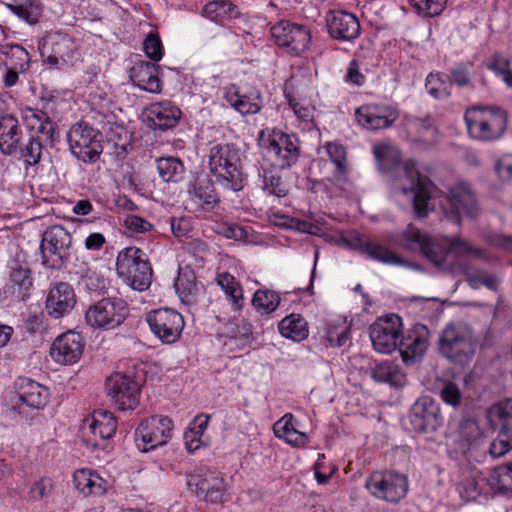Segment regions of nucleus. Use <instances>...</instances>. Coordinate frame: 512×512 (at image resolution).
<instances>
[{
	"label": "nucleus",
	"mask_w": 512,
	"mask_h": 512,
	"mask_svg": "<svg viewBox=\"0 0 512 512\" xmlns=\"http://www.w3.org/2000/svg\"><path fill=\"white\" fill-rule=\"evenodd\" d=\"M437 346L443 357L461 362L474 354L475 339L469 325L461 321L450 322L441 331Z\"/></svg>",
	"instance_id": "nucleus-9"
},
{
	"label": "nucleus",
	"mask_w": 512,
	"mask_h": 512,
	"mask_svg": "<svg viewBox=\"0 0 512 512\" xmlns=\"http://www.w3.org/2000/svg\"><path fill=\"white\" fill-rule=\"evenodd\" d=\"M399 244L406 250L420 252L442 271L465 275L472 288L484 286L495 291L501 283L496 274L477 269L470 263V260L484 259L485 251L459 236H445L441 239L430 237L409 224L402 232Z\"/></svg>",
	"instance_id": "nucleus-1"
},
{
	"label": "nucleus",
	"mask_w": 512,
	"mask_h": 512,
	"mask_svg": "<svg viewBox=\"0 0 512 512\" xmlns=\"http://www.w3.org/2000/svg\"><path fill=\"white\" fill-rule=\"evenodd\" d=\"M67 140L71 153L84 163H95L103 151L101 133L86 122L74 124Z\"/></svg>",
	"instance_id": "nucleus-11"
},
{
	"label": "nucleus",
	"mask_w": 512,
	"mask_h": 512,
	"mask_svg": "<svg viewBox=\"0 0 512 512\" xmlns=\"http://www.w3.org/2000/svg\"><path fill=\"white\" fill-rule=\"evenodd\" d=\"M175 289L183 300H189L194 296L198 290L194 273L192 271L180 273L175 281Z\"/></svg>",
	"instance_id": "nucleus-56"
},
{
	"label": "nucleus",
	"mask_w": 512,
	"mask_h": 512,
	"mask_svg": "<svg viewBox=\"0 0 512 512\" xmlns=\"http://www.w3.org/2000/svg\"><path fill=\"white\" fill-rule=\"evenodd\" d=\"M7 268L9 270V291L19 300H25L29 297V292L33 287L32 272L26 260L23 251H18L8 260Z\"/></svg>",
	"instance_id": "nucleus-24"
},
{
	"label": "nucleus",
	"mask_w": 512,
	"mask_h": 512,
	"mask_svg": "<svg viewBox=\"0 0 512 512\" xmlns=\"http://www.w3.org/2000/svg\"><path fill=\"white\" fill-rule=\"evenodd\" d=\"M397 118V110L389 105L368 104L356 110L357 122L369 130L386 129Z\"/></svg>",
	"instance_id": "nucleus-30"
},
{
	"label": "nucleus",
	"mask_w": 512,
	"mask_h": 512,
	"mask_svg": "<svg viewBox=\"0 0 512 512\" xmlns=\"http://www.w3.org/2000/svg\"><path fill=\"white\" fill-rule=\"evenodd\" d=\"M489 418L495 428H512V399H506L495 405L489 410Z\"/></svg>",
	"instance_id": "nucleus-51"
},
{
	"label": "nucleus",
	"mask_w": 512,
	"mask_h": 512,
	"mask_svg": "<svg viewBox=\"0 0 512 512\" xmlns=\"http://www.w3.org/2000/svg\"><path fill=\"white\" fill-rule=\"evenodd\" d=\"M278 329L283 337L297 342L309 335L307 322L300 314H290L283 318L278 324Z\"/></svg>",
	"instance_id": "nucleus-44"
},
{
	"label": "nucleus",
	"mask_w": 512,
	"mask_h": 512,
	"mask_svg": "<svg viewBox=\"0 0 512 512\" xmlns=\"http://www.w3.org/2000/svg\"><path fill=\"white\" fill-rule=\"evenodd\" d=\"M297 421L291 413H286L273 425L277 438L285 440L288 444L300 447L307 443V435L297 429Z\"/></svg>",
	"instance_id": "nucleus-37"
},
{
	"label": "nucleus",
	"mask_w": 512,
	"mask_h": 512,
	"mask_svg": "<svg viewBox=\"0 0 512 512\" xmlns=\"http://www.w3.org/2000/svg\"><path fill=\"white\" fill-rule=\"evenodd\" d=\"M75 488L84 496H102L108 489V481L94 470L82 468L73 474Z\"/></svg>",
	"instance_id": "nucleus-35"
},
{
	"label": "nucleus",
	"mask_w": 512,
	"mask_h": 512,
	"mask_svg": "<svg viewBox=\"0 0 512 512\" xmlns=\"http://www.w3.org/2000/svg\"><path fill=\"white\" fill-rule=\"evenodd\" d=\"M327 31L331 38L352 42L360 35V23L358 18L347 11L331 10L326 15Z\"/></svg>",
	"instance_id": "nucleus-27"
},
{
	"label": "nucleus",
	"mask_w": 512,
	"mask_h": 512,
	"mask_svg": "<svg viewBox=\"0 0 512 512\" xmlns=\"http://www.w3.org/2000/svg\"><path fill=\"white\" fill-rule=\"evenodd\" d=\"M512 450V433L508 429L499 428V432L489 446V454L499 458Z\"/></svg>",
	"instance_id": "nucleus-55"
},
{
	"label": "nucleus",
	"mask_w": 512,
	"mask_h": 512,
	"mask_svg": "<svg viewBox=\"0 0 512 512\" xmlns=\"http://www.w3.org/2000/svg\"><path fill=\"white\" fill-rule=\"evenodd\" d=\"M430 340V331L426 325L416 323L409 328L399 341L398 349L406 364L420 361L425 355Z\"/></svg>",
	"instance_id": "nucleus-23"
},
{
	"label": "nucleus",
	"mask_w": 512,
	"mask_h": 512,
	"mask_svg": "<svg viewBox=\"0 0 512 512\" xmlns=\"http://www.w3.org/2000/svg\"><path fill=\"white\" fill-rule=\"evenodd\" d=\"M259 176L262 179L261 188L268 195L278 198L285 197L289 192L288 184L274 170L263 169Z\"/></svg>",
	"instance_id": "nucleus-49"
},
{
	"label": "nucleus",
	"mask_w": 512,
	"mask_h": 512,
	"mask_svg": "<svg viewBox=\"0 0 512 512\" xmlns=\"http://www.w3.org/2000/svg\"><path fill=\"white\" fill-rule=\"evenodd\" d=\"M71 243L72 236L63 226L49 227L40 244L42 264L48 269L62 268L70 256Z\"/></svg>",
	"instance_id": "nucleus-12"
},
{
	"label": "nucleus",
	"mask_w": 512,
	"mask_h": 512,
	"mask_svg": "<svg viewBox=\"0 0 512 512\" xmlns=\"http://www.w3.org/2000/svg\"><path fill=\"white\" fill-rule=\"evenodd\" d=\"M126 229L131 234H144L153 230V225L137 215H128L124 220Z\"/></svg>",
	"instance_id": "nucleus-60"
},
{
	"label": "nucleus",
	"mask_w": 512,
	"mask_h": 512,
	"mask_svg": "<svg viewBox=\"0 0 512 512\" xmlns=\"http://www.w3.org/2000/svg\"><path fill=\"white\" fill-rule=\"evenodd\" d=\"M105 387L118 410H133L137 407L141 384L135 375L116 372L107 378Z\"/></svg>",
	"instance_id": "nucleus-16"
},
{
	"label": "nucleus",
	"mask_w": 512,
	"mask_h": 512,
	"mask_svg": "<svg viewBox=\"0 0 512 512\" xmlns=\"http://www.w3.org/2000/svg\"><path fill=\"white\" fill-rule=\"evenodd\" d=\"M437 192L429 200L426 215L430 209H434L438 203L446 218L459 224L461 217L474 219L479 213L476 197L470 186L464 182H458L449 188L447 195Z\"/></svg>",
	"instance_id": "nucleus-6"
},
{
	"label": "nucleus",
	"mask_w": 512,
	"mask_h": 512,
	"mask_svg": "<svg viewBox=\"0 0 512 512\" xmlns=\"http://www.w3.org/2000/svg\"><path fill=\"white\" fill-rule=\"evenodd\" d=\"M84 349L83 337L74 331L58 336L52 343L50 355L54 361L63 365L76 363Z\"/></svg>",
	"instance_id": "nucleus-28"
},
{
	"label": "nucleus",
	"mask_w": 512,
	"mask_h": 512,
	"mask_svg": "<svg viewBox=\"0 0 512 512\" xmlns=\"http://www.w3.org/2000/svg\"><path fill=\"white\" fill-rule=\"evenodd\" d=\"M189 193L191 200L205 211L212 210L219 202L213 183L207 177L197 178Z\"/></svg>",
	"instance_id": "nucleus-38"
},
{
	"label": "nucleus",
	"mask_w": 512,
	"mask_h": 512,
	"mask_svg": "<svg viewBox=\"0 0 512 512\" xmlns=\"http://www.w3.org/2000/svg\"><path fill=\"white\" fill-rule=\"evenodd\" d=\"M224 99L242 116L255 115L263 107L261 92L256 88H241L231 84L224 88Z\"/></svg>",
	"instance_id": "nucleus-25"
},
{
	"label": "nucleus",
	"mask_w": 512,
	"mask_h": 512,
	"mask_svg": "<svg viewBox=\"0 0 512 512\" xmlns=\"http://www.w3.org/2000/svg\"><path fill=\"white\" fill-rule=\"evenodd\" d=\"M145 319L151 332L165 344L175 343L184 328L182 315L170 308L152 310Z\"/></svg>",
	"instance_id": "nucleus-18"
},
{
	"label": "nucleus",
	"mask_w": 512,
	"mask_h": 512,
	"mask_svg": "<svg viewBox=\"0 0 512 512\" xmlns=\"http://www.w3.org/2000/svg\"><path fill=\"white\" fill-rule=\"evenodd\" d=\"M117 275L137 291L149 288L152 278V269L146 254L137 247L122 249L116 258Z\"/></svg>",
	"instance_id": "nucleus-7"
},
{
	"label": "nucleus",
	"mask_w": 512,
	"mask_h": 512,
	"mask_svg": "<svg viewBox=\"0 0 512 512\" xmlns=\"http://www.w3.org/2000/svg\"><path fill=\"white\" fill-rule=\"evenodd\" d=\"M95 438V444L98 445L97 439H110L116 432L117 422L110 411L97 410L94 411L91 418L85 421V429Z\"/></svg>",
	"instance_id": "nucleus-36"
},
{
	"label": "nucleus",
	"mask_w": 512,
	"mask_h": 512,
	"mask_svg": "<svg viewBox=\"0 0 512 512\" xmlns=\"http://www.w3.org/2000/svg\"><path fill=\"white\" fill-rule=\"evenodd\" d=\"M201 15L217 24H222L225 20L238 18L240 11L230 0H214L202 8Z\"/></svg>",
	"instance_id": "nucleus-40"
},
{
	"label": "nucleus",
	"mask_w": 512,
	"mask_h": 512,
	"mask_svg": "<svg viewBox=\"0 0 512 512\" xmlns=\"http://www.w3.org/2000/svg\"><path fill=\"white\" fill-rule=\"evenodd\" d=\"M352 249L359 251L372 260L391 266H404L407 262L395 252L364 236H356L349 241Z\"/></svg>",
	"instance_id": "nucleus-31"
},
{
	"label": "nucleus",
	"mask_w": 512,
	"mask_h": 512,
	"mask_svg": "<svg viewBox=\"0 0 512 512\" xmlns=\"http://www.w3.org/2000/svg\"><path fill=\"white\" fill-rule=\"evenodd\" d=\"M510 65V59L507 56H505L503 53L496 52L486 63V68L494 72L496 76H499L500 74H503L504 71L510 67Z\"/></svg>",
	"instance_id": "nucleus-64"
},
{
	"label": "nucleus",
	"mask_w": 512,
	"mask_h": 512,
	"mask_svg": "<svg viewBox=\"0 0 512 512\" xmlns=\"http://www.w3.org/2000/svg\"><path fill=\"white\" fill-rule=\"evenodd\" d=\"M47 387L30 378H19L17 382V397L22 404L32 409H43L49 401Z\"/></svg>",
	"instance_id": "nucleus-34"
},
{
	"label": "nucleus",
	"mask_w": 512,
	"mask_h": 512,
	"mask_svg": "<svg viewBox=\"0 0 512 512\" xmlns=\"http://www.w3.org/2000/svg\"><path fill=\"white\" fill-rule=\"evenodd\" d=\"M331 162L334 164L333 181L343 187L348 182L349 167L345 147L337 142H327L324 146Z\"/></svg>",
	"instance_id": "nucleus-39"
},
{
	"label": "nucleus",
	"mask_w": 512,
	"mask_h": 512,
	"mask_svg": "<svg viewBox=\"0 0 512 512\" xmlns=\"http://www.w3.org/2000/svg\"><path fill=\"white\" fill-rule=\"evenodd\" d=\"M75 305L76 294L69 283L58 282L50 287L45 306L50 317L60 319L70 314Z\"/></svg>",
	"instance_id": "nucleus-29"
},
{
	"label": "nucleus",
	"mask_w": 512,
	"mask_h": 512,
	"mask_svg": "<svg viewBox=\"0 0 512 512\" xmlns=\"http://www.w3.org/2000/svg\"><path fill=\"white\" fill-rule=\"evenodd\" d=\"M216 283L224 291L233 311H240L244 304L243 289L239 281L228 273L221 272L216 276Z\"/></svg>",
	"instance_id": "nucleus-42"
},
{
	"label": "nucleus",
	"mask_w": 512,
	"mask_h": 512,
	"mask_svg": "<svg viewBox=\"0 0 512 512\" xmlns=\"http://www.w3.org/2000/svg\"><path fill=\"white\" fill-rule=\"evenodd\" d=\"M78 286L87 292H96L106 286V279L96 268H87L78 280Z\"/></svg>",
	"instance_id": "nucleus-54"
},
{
	"label": "nucleus",
	"mask_w": 512,
	"mask_h": 512,
	"mask_svg": "<svg viewBox=\"0 0 512 512\" xmlns=\"http://www.w3.org/2000/svg\"><path fill=\"white\" fill-rule=\"evenodd\" d=\"M7 7L12 13L29 24L37 23L42 15L39 0H11Z\"/></svg>",
	"instance_id": "nucleus-47"
},
{
	"label": "nucleus",
	"mask_w": 512,
	"mask_h": 512,
	"mask_svg": "<svg viewBox=\"0 0 512 512\" xmlns=\"http://www.w3.org/2000/svg\"><path fill=\"white\" fill-rule=\"evenodd\" d=\"M173 422L163 415H153L144 419L135 431V443L142 452H149L165 445L172 437Z\"/></svg>",
	"instance_id": "nucleus-15"
},
{
	"label": "nucleus",
	"mask_w": 512,
	"mask_h": 512,
	"mask_svg": "<svg viewBox=\"0 0 512 512\" xmlns=\"http://www.w3.org/2000/svg\"><path fill=\"white\" fill-rule=\"evenodd\" d=\"M468 135L480 142H494L506 132L508 114L494 106H474L464 114Z\"/></svg>",
	"instance_id": "nucleus-4"
},
{
	"label": "nucleus",
	"mask_w": 512,
	"mask_h": 512,
	"mask_svg": "<svg viewBox=\"0 0 512 512\" xmlns=\"http://www.w3.org/2000/svg\"><path fill=\"white\" fill-rule=\"evenodd\" d=\"M364 486L374 498L397 503L408 492V478L396 471H374L368 476Z\"/></svg>",
	"instance_id": "nucleus-10"
},
{
	"label": "nucleus",
	"mask_w": 512,
	"mask_h": 512,
	"mask_svg": "<svg viewBox=\"0 0 512 512\" xmlns=\"http://www.w3.org/2000/svg\"><path fill=\"white\" fill-rule=\"evenodd\" d=\"M494 168L501 181L512 183V154L502 155L496 161Z\"/></svg>",
	"instance_id": "nucleus-61"
},
{
	"label": "nucleus",
	"mask_w": 512,
	"mask_h": 512,
	"mask_svg": "<svg viewBox=\"0 0 512 512\" xmlns=\"http://www.w3.org/2000/svg\"><path fill=\"white\" fill-rule=\"evenodd\" d=\"M53 489V482L49 478H41L33 483L29 490V495L33 500H42L49 496Z\"/></svg>",
	"instance_id": "nucleus-63"
},
{
	"label": "nucleus",
	"mask_w": 512,
	"mask_h": 512,
	"mask_svg": "<svg viewBox=\"0 0 512 512\" xmlns=\"http://www.w3.org/2000/svg\"><path fill=\"white\" fill-rule=\"evenodd\" d=\"M408 127L418 133V141L426 144L434 142L437 130L430 118H414L408 122Z\"/></svg>",
	"instance_id": "nucleus-53"
},
{
	"label": "nucleus",
	"mask_w": 512,
	"mask_h": 512,
	"mask_svg": "<svg viewBox=\"0 0 512 512\" xmlns=\"http://www.w3.org/2000/svg\"><path fill=\"white\" fill-rule=\"evenodd\" d=\"M371 377L377 382L394 387L402 386L405 382V375L399 366L388 360L376 363L371 368Z\"/></svg>",
	"instance_id": "nucleus-43"
},
{
	"label": "nucleus",
	"mask_w": 512,
	"mask_h": 512,
	"mask_svg": "<svg viewBox=\"0 0 512 512\" xmlns=\"http://www.w3.org/2000/svg\"><path fill=\"white\" fill-rule=\"evenodd\" d=\"M187 485L199 498L205 501L220 503L223 500L224 480L204 466L195 467L187 475Z\"/></svg>",
	"instance_id": "nucleus-20"
},
{
	"label": "nucleus",
	"mask_w": 512,
	"mask_h": 512,
	"mask_svg": "<svg viewBox=\"0 0 512 512\" xmlns=\"http://www.w3.org/2000/svg\"><path fill=\"white\" fill-rule=\"evenodd\" d=\"M457 491L464 501L475 500L480 495L478 480L475 476L464 478L458 485Z\"/></svg>",
	"instance_id": "nucleus-59"
},
{
	"label": "nucleus",
	"mask_w": 512,
	"mask_h": 512,
	"mask_svg": "<svg viewBox=\"0 0 512 512\" xmlns=\"http://www.w3.org/2000/svg\"><path fill=\"white\" fill-rule=\"evenodd\" d=\"M271 35L277 46L296 56L306 51L311 42L308 26L285 20L271 27Z\"/></svg>",
	"instance_id": "nucleus-17"
},
{
	"label": "nucleus",
	"mask_w": 512,
	"mask_h": 512,
	"mask_svg": "<svg viewBox=\"0 0 512 512\" xmlns=\"http://www.w3.org/2000/svg\"><path fill=\"white\" fill-rule=\"evenodd\" d=\"M323 338L327 347L344 346L350 339V323L343 317L327 321Z\"/></svg>",
	"instance_id": "nucleus-41"
},
{
	"label": "nucleus",
	"mask_w": 512,
	"mask_h": 512,
	"mask_svg": "<svg viewBox=\"0 0 512 512\" xmlns=\"http://www.w3.org/2000/svg\"><path fill=\"white\" fill-rule=\"evenodd\" d=\"M159 70V65L141 61L131 69L130 78L134 86L139 89L149 93H160L162 82Z\"/></svg>",
	"instance_id": "nucleus-33"
},
{
	"label": "nucleus",
	"mask_w": 512,
	"mask_h": 512,
	"mask_svg": "<svg viewBox=\"0 0 512 512\" xmlns=\"http://www.w3.org/2000/svg\"><path fill=\"white\" fill-rule=\"evenodd\" d=\"M50 102L43 105V109L24 107L21 109V118L26 128L31 132L28 138L38 140L40 145V157L43 145L54 143V123L51 121L47 109Z\"/></svg>",
	"instance_id": "nucleus-21"
},
{
	"label": "nucleus",
	"mask_w": 512,
	"mask_h": 512,
	"mask_svg": "<svg viewBox=\"0 0 512 512\" xmlns=\"http://www.w3.org/2000/svg\"><path fill=\"white\" fill-rule=\"evenodd\" d=\"M38 49L45 63L60 69L73 59L77 45L68 33L50 31L39 41Z\"/></svg>",
	"instance_id": "nucleus-14"
},
{
	"label": "nucleus",
	"mask_w": 512,
	"mask_h": 512,
	"mask_svg": "<svg viewBox=\"0 0 512 512\" xmlns=\"http://www.w3.org/2000/svg\"><path fill=\"white\" fill-rule=\"evenodd\" d=\"M0 152L6 156L18 155L27 166H36L40 162L38 140L28 138L25 142L24 131L13 114L0 117Z\"/></svg>",
	"instance_id": "nucleus-5"
},
{
	"label": "nucleus",
	"mask_w": 512,
	"mask_h": 512,
	"mask_svg": "<svg viewBox=\"0 0 512 512\" xmlns=\"http://www.w3.org/2000/svg\"><path fill=\"white\" fill-rule=\"evenodd\" d=\"M402 330V319L397 314H389L377 318L369 328V335L374 349L379 353L394 351L398 347V340Z\"/></svg>",
	"instance_id": "nucleus-19"
},
{
	"label": "nucleus",
	"mask_w": 512,
	"mask_h": 512,
	"mask_svg": "<svg viewBox=\"0 0 512 512\" xmlns=\"http://www.w3.org/2000/svg\"><path fill=\"white\" fill-rule=\"evenodd\" d=\"M472 63H460L455 68L451 70V76L449 77V81L452 84H456L460 87L468 86L470 83V67Z\"/></svg>",
	"instance_id": "nucleus-62"
},
{
	"label": "nucleus",
	"mask_w": 512,
	"mask_h": 512,
	"mask_svg": "<svg viewBox=\"0 0 512 512\" xmlns=\"http://www.w3.org/2000/svg\"><path fill=\"white\" fill-rule=\"evenodd\" d=\"M251 336L252 325L245 319L234 318L220 329L216 339L226 352L231 353L246 348Z\"/></svg>",
	"instance_id": "nucleus-26"
},
{
	"label": "nucleus",
	"mask_w": 512,
	"mask_h": 512,
	"mask_svg": "<svg viewBox=\"0 0 512 512\" xmlns=\"http://www.w3.org/2000/svg\"><path fill=\"white\" fill-rule=\"evenodd\" d=\"M373 152L383 172L398 174L393 183L394 192L411 197L415 214L418 217H425L429 200L437 192L433 182L417 170L414 161L402 163L397 147L381 144L375 146Z\"/></svg>",
	"instance_id": "nucleus-2"
},
{
	"label": "nucleus",
	"mask_w": 512,
	"mask_h": 512,
	"mask_svg": "<svg viewBox=\"0 0 512 512\" xmlns=\"http://www.w3.org/2000/svg\"><path fill=\"white\" fill-rule=\"evenodd\" d=\"M143 49L148 58L153 61H160L164 54V48L159 34L150 31L143 42Z\"/></svg>",
	"instance_id": "nucleus-57"
},
{
	"label": "nucleus",
	"mask_w": 512,
	"mask_h": 512,
	"mask_svg": "<svg viewBox=\"0 0 512 512\" xmlns=\"http://www.w3.org/2000/svg\"><path fill=\"white\" fill-rule=\"evenodd\" d=\"M259 145L265 157L280 169L291 167L299 158L298 139L279 129L261 131Z\"/></svg>",
	"instance_id": "nucleus-8"
},
{
	"label": "nucleus",
	"mask_w": 512,
	"mask_h": 512,
	"mask_svg": "<svg viewBox=\"0 0 512 512\" xmlns=\"http://www.w3.org/2000/svg\"><path fill=\"white\" fill-rule=\"evenodd\" d=\"M128 315L126 302L121 298H103L91 304L85 312L86 323L94 329L111 330L120 326Z\"/></svg>",
	"instance_id": "nucleus-13"
},
{
	"label": "nucleus",
	"mask_w": 512,
	"mask_h": 512,
	"mask_svg": "<svg viewBox=\"0 0 512 512\" xmlns=\"http://www.w3.org/2000/svg\"><path fill=\"white\" fill-rule=\"evenodd\" d=\"M487 483L496 493L512 494V462L493 469Z\"/></svg>",
	"instance_id": "nucleus-48"
},
{
	"label": "nucleus",
	"mask_w": 512,
	"mask_h": 512,
	"mask_svg": "<svg viewBox=\"0 0 512 512\" xmlns=\"http://www.w3.org/2000/svg\"><path fill=\"white\" fill-rule=\"evenodd\" d=\"M156 167L160 178L164 182L178 183L184 178L185 167L176 157H161L156 160Z\"/></svg>",
	"instance_id": "nucleus-45"
},
{
	"label": "nucleus",
	"mask_w": 512,
	"mask_h": 512,
	"mask_svg": "<svg viewBox=\"0 0 512 512\" xmlns=\"http://www.w3.org/2000/svg\"><path fill=\"white\" fill-rule=\"evenodd\" d=\"M425 87L427 92L435 99H445L451 94L449 76L443 73H430L426 77Z\"/></svg>",
	"instance_id": "nucleus-52"
},
{
	"label": "nucleus",
	"mask_w": 512,
	"mask_h": 512,
	"mask_svg": "<svg viewBox=\"0 0 512 512\" xmlns=\"http://www.w3.org/2000/svg\"><path fill=\"white\" fill-rule=\"evenodd\" d=\"M409 419L416 432H433L443 423L440 407L430 396L420 397L412 405Z\"/></svg>",
	"instance_id": "nucleus-22"
},
{
	"label": "nucleus",
	"mask_w": 512,
	"mask_h": 512,
	"mask_svg": "<svg viewBox=\"0 0 512 512\" xmlns=\"http://www.w3.org/2000/svg\"><path fill=\"white\" fill-rule=\"evenodd\" d=\"M413 7L419 14L435 17L442 13L447 0H411Z\"/></svg>",
	"instance_id": "nucleus-58"
},
{
	"label": "nucleus",
	"mask_w": 512,
	"mask_h": 512,
	"mask_svg": "<svg viewBox=\"0 0 512 512\" xmlns=\"http://www.w3.org/2000/svg\"><path fill=\"white\" fill-rule=\"evenodd\" d=\"M210 173L223 188L234 192L243 188L240 150L229 143L213 145L208 154Z\"/></svg>",
	"instance_id": "nucleus-3"
},
{
	"label": "nucleus",
	"mask_w": 512,
	"mask_h": 512,
	"mask_svg": "<svg viewBox=\"0 0 512 512\" xmlns=\"http://www.w3.org/2000/svg\"><path fill=\"white\" fill-rule=\"evenodd\" d=\"M181 114V110L171 101L155 102L146 108L147 121L154 129L159 130L175 127Z\"/></svg>",
	"instance_id": "nucleus-32"
},
{
	"label": "nucleus",
	"mask_w": 512,
	"mask_h": 512,
	"mask_svg": "<svg viewBox=\"0 0 512 512\" xmlns=\"http://www.w3.org/2000/svg\"><path fill=\"white\" fill-rule=\"evenodd\" d=\"M281 297L275 291L259 289L254 293L252 305L260 314H270L280 305Z\"/></svg>",
	"instance_id": "nucleus-50"
},
{
	"label": "nucleus",
	"mask_w": 512,
	"mask_h": 512,
	"mask_svg": "<svg viewBox=\"0 0 512 512\" xmlns=\"http://www.w3.org/2000/svg\"><path fill=\"white\" fill-rule=\"evenodd\" d=\"M5 57L3 65L18 71H27L30 67V55L28 51L18 44L5 45L1 49Z\"/></svg>",
	"instance_id": "nucleus-46"
}]
</instances>
